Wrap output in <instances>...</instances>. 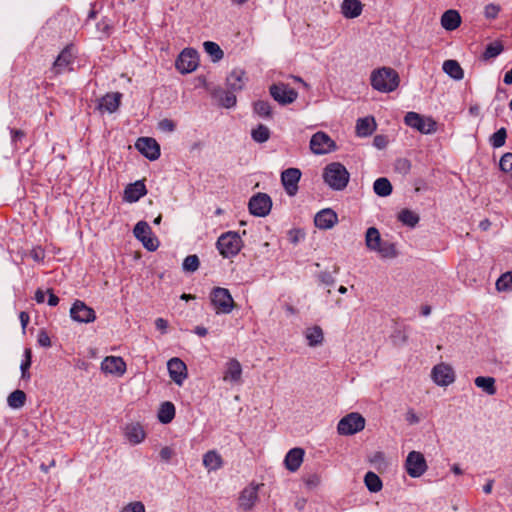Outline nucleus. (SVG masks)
Returning a JSON list of instances; mask_svg holds the SVG:
<instances>
[{"instance_id": "nucleus-1", "label": "nucleus", "mask_w": 512, "mask_h": 512, "mask_svg": "<svg viewBox=\"0 0 512 512\" xmlns=\"http://www.w3.org/2000/svg\"><path fill=\"white\" fill-rule=\"evenodd\" d=\"M366 248L376 253L381 259H394L398 256L395 243L385 240L375 227H369L365 233Z\"/></svg>"}, {"instance_id": "nucleus-2", "label": "nucleus", "mask_w": 512, "mask_h": 512, "mask_svg": "<svg viewBox=\"0 0 512 512\" xmlns=\"http://www.w3.org/2000/svg\"><path fill=\"white\" fill-rule=\"evenodd\" d=\"M370 82L373 89L381 93H389L399 86V75L390 67H382L372 71Z\"/></svg>"}, {"instance_id": "nucleus-3", "label": "nucleus", "mask_w": 512, "mask_h": 512, "mask_svg": "<svg viewBox=\"0 0 512 512\" xmlns=\"http://www.w3.org/2000/svg\"><path fill=\"white\" fill-rule=\"evenodd\" d=\"M350 174L339 162L328 164L323 171L324 182L333 190H343L349 182Z\"/></svg>"}, {"instance_id": "nucleus-4", "label": "nucleus", "mask_w": 512, "mask_h": 512, "mask_svg": "<svg viewBox=\"0 0 512 512\" xmlns=\"http://www.w3.org/2000/svg\"><path fill=\"white\" fill-rule=\"evenodd\" d=\"M216 247L224 258L236 256L243 247L240 235L235 231H228L219 236Z\"/></svg>"}, {"instance_id": "nucleus-5", "label": "nucleus", "mask_w": 512, "mask_h": 512, "mask_svg": "<svg viewBox=\"0 0 512 512\" xmlns=\"http://www.w3.org/2000/svg\"><path fill=\"white\" fill-rule=\"evenodd\" d=\"M209 298L216 314H229L235 307L234 299L227 288L214 287Z\"/></svg>"}, {"instance_id": "nucleus-6", "label": "nucleus", "mask_w": 512, "mask_h": 512, "mask_svg": "<svg viewBox=\"0 0 512 512\" xmlns=\"http://www.w3.org/2000/svg\"><path fill=\"white\" fill-rule=\"evenodd\" d=\"M407 126L422 134H432L437 130V123L432 117L423 116L416 112H408L404 117Z\"/></svg>"}, {"instance_id": "nucleus-7", "label": "nucleus", "mask_w": 512, "mask_h": 512, "mask_svg": "<svg viewBox=\"0 0 512 512\" xmlns=\"http://www.w3.org/2000/svg\"><path fill=\"white\" fill-rule=\"evenodd\" d=\"M364 427L365 418L357 412H352L338 422L337 431L340 435L348 436L362 431Z\"/></svg>"}, {"instance_id": "nucleus-8", "label": "nucleus", "mask_w": 512, "mask_h": 512, "mask_svg": "<svg viewBox=\"0 0 512 512\" xmlns=\"http://www.w3.org/2000/svg\"><path fill=\"white\" fill-rule=\"evenodd\" d=\"M310 150L315 155H325L336 150L335 141L325 132L318 131L310 139Z\"/></svg>"}, {"instance_id": "nucleus-9", "label": "nucleus", "mask_w": 512, "mask_h": 512, "mask_svg": "<svg viewBox=\"0 0 512 512\" xmlns=\"http://www.w3.org/2000/svg\"><path fill=\"white\" fill-rule=\"evenodd\" d=\"M405 469L410 477H421L428 469L424 455L418 451H411L406 458Z\"/></svg>"}, {"instance_id": "nucleus-10", "label": "nucleus", "mask_w": 512, "mask_h": 512, "mask_svg": "<svg viewBox=\"0 0 512 512\" xmlns=\"http://www.w3.org/2000/svg\"><path fill=\"white\" fill-rule=\"evenodd\" d=\"M134 236L149 251H155L159 247L158 239L153 235L151 227L145 221H139L134 229Z\"/></svg>"}, {"instance_id": "nucleus-11", "label": "nucleus", "mask_w": 512, "mask_h": 512, "mask_svg": "<svg viewBox=\"0 0 512 512\" xmlns=\"http://www.w3.org/2000/svg\"><path fill=\"white\" fill-rule=\"evenodd\" d=\"M248 208L252 215L265 217L271 211L272 200L266 193H257L249 200Z\"/></svg>"}, {"instance_id": "nucleus-12", "label": "nucleus", "mask_w": 512, "mask_h": 512, "mask_svg": "<svg viewBox=\"0 0 512 512\" xmlns=\"http://www.w3.org/2000/svg\"><path fill=\"white\" fill-rule=\"evenodd\" d=\"M272 98L281 105H288L293 103L298 98L296 90L290 88L285 83H276L269 88Z\"/></svg>"}, {"instance_id": "nucleus-13", "label": "nucleus", "mask_w": 512, "mask_h": 512, "mask_svg": "<svg viewBox=\"0 0 512 512\" xmlns=\"http://www.w3.org/2000/svg\"><path fill=\"white\" fill-rule=\"evenodd\" d=\"M243 368L241 363L235 359H229L223 369L222 380L231 386H239L242 384Z\"/></svg>"}, {"instance_id": "nucleus-14", "label": "nucleus", "mask_w": 512, "mask_h": 512, "mask_svg": "<svg viewBox=\"0 0 512 512\" xmlns=\"http://www.w3.org/2000/svg\"><path fill=\"white\" fill-rule=\"evenodd\" d=\"M198 54L193 49H184L176 60V68L182 74L193 72L198 67Z\"/></svg>"}, {"instance_id": "nucleus-15", "label": "nucleus", "mask_w": 512, "mask_h": 512, "mask_svg": "<svg viewBox=\"0 0 512 512\" xmlns=\"http://www.w3.org/2000/svg\"><path fill=\"white\" fill-rule=\"evenodd\" d=\"M431 378L436 385L445 387L455 381V373L450 365L440 363L433 367L431 371Z\"/></svg>"}, {"instance_id": "nucleus-16", "label": "nucleus", "mask_w": 512, "mask_h": 512, "mask_svg": "<svg viewBox=\"0 0 512 512\" xmlns=\"http://www.w3.org/2000/svg\"><path fill=\"white\" fill-rule=\"evenodd\" d=\"M259 485L250 484L245 487L239 495L238 507L243 512L251 511L258 501Z\"/></svg>"}, {"instance_id": "nucleus-17", "label": "nucleus", "mask_w": 512, "mask_h": 512, "mask_svg": "<svg viewBox=\"0 0 512 512\" xmlns=\"http://www.w3.org/2000/svg\"><path fill=\"white\" fill-rule=\"evenodd\" d=\"M301 175L302 173L298 168H288L281 173V183L289 196L297 194Z\"/></svg>"}, {"instance_id": "nucleus-18", "label": "nucleus", "mask_w": 512, "mask_h": 512, "mask_svg": "<svg viewBox=\"0 0 512 512\" xmlns=\"http://www.w3.org/2000/svg\"><path fill=\"white\" fill-rule=\"evenodd\" d=\"M70 316L74 321L80 323H91L96 319L95 311L80 300H76L73 303L70 309Z\"/></svg>"}, {"instance_id": "nucleus-19", "label": "nucleus", "mask_w": 512, "mask_h": 512, "mask_svg": "<svg viewBox=\"0 0 512 512\" xmlns=\"http://www.w3.org/2000/svg\"><path fill=\"white\" fill-rule=\"evenodd\" d=\"M135 147L137 150L150 161H155L160 157V146L153 138L142 137L139 138Z\"/></svg>"}, {"instance_id": "nucleus-20", "label": "nucleus", "mask_w": 512, "mask_h": 512, "mask_svg": "<svg viewBox=\"0 0 512 512\" xmlns=\"http://www.w3.org/2000/svg\"><path fill=\"white\" fill-rule=\"evenodd\" d=\"M74 61V51L73 46H67L64 48L61 53L58 55L57 59L55 60L52 71L55 74H61L66 71H70L71 64Z\"/></svg>"}, {"instance_id": "nucleus-21", "label": "nucleus", "mask_w": 512, "mask_h": 512, "mask_svg": "<svg viewBox=\"0 0 512 512\" xmlns=\"http://www.w3.org/2000/svg\"><path fill=\"white\" fill-rule=\"evenodd\" d=\"M167 369L170 378L179 386H181L184 380L187 378V367L186 364L179 358H171L167 363Z\"/></svg>"}, {"instance_id": "nucleus-22", "label": "nucleus", "mask_w": 512, "mask_h": 512, "mask_svg": "<svg viewBox=\"0 0 512 512\" xmlns=\"http://www.w3.org/2000/svg\"><path fill=\"white\" fill-rule=\"evenodd\" d=\"M315 226L322 230L333 228L338 223L337 213L330 209L325 208L320 210L314 217Z\"/></svg>"}, {"instance_id": "nucleus-23", "label": "nucleus", "mask_w": 512, "mask_h": 512, "mask_svg": "<svg viewBox=\"0 0 512 512\" xmlns=\"http://www.w3.org/2000/svg\"><path fill=\"white\" fill-rule=\"evenodd\" d=\"M101 370L106 374L122 376L126 371V363L121 357L107 356L101 362Z\"/></svg>"}, {"instance_id": "nucleus-24", "label": "nucleus", "mask_w": 512, "mask_h": 512, "mask_svg": "<svg viewBox=\"0 0 512 512\" xmlns=\"http://www.w3.org/2000/svg\"><path fill=\"white\" fill-rule=\"evenodd\" d=\"M125 439L131 445H138L146 438V432L140 423L132 422L125 425L123 429Z\"/></svg>"}, {"instance_id": "nucleus-25", "label": "nucleus", "mask_w": 512, "mask_h": 512, "mask_svg": "<svg viewBox=\"0 0 512 512\" xmlns=\"http://www.w3.org/2000/svg\"><path fill=\"white\" fill-rule=\"evenodd\" d=\"M246 73L243 69H233L226 78V85L232 92L241 91L246 84Z\"/></svg>"}, {"instance_id": "nucleus-26", "label": "nucleus", "mask_w": 512, "mask_h": 512, "mask_svg": "<svg viewBox=\"0 0 512 512\" xmlns=\"http://www.w3.org/2000/svg\"><path fill=\"white\" fill-rule=\"evenodd\" d=\"M147 193L146 186L143 181H136L129 184L124 190V200L129 203L137 202Z\"/></svg>"}, {"instance_id": "nucleus-27", "label": "nucleus", "mask_w": 512, "mask_h": 512, "mask_svg": "<svg viewBox=\"0 0 512 512\" xmlns=\"http://www.w3.org/2000/svg\"><path fill=\"white\" fill-rule=\"evenodd\" d=\"M303 458L304 450L302 448H293L289 450L284 459L286 469L290 472H296L300 468Z\"/></svg>"}, {"instance_id": "nucleus-28", "label": "nucleus", "mask_w": 512, "mask_h": 512, "mask_svg": "<svg viewBox=\"0 0 512 512\" xmlns=\"http://www.w3.org/2000/svg\"><path fill=\"white\" fill-rule=\"evenodd\" d=\"M120 93H108L103 96L99 102L98 108L101 112L113 113L120 104Z\"/></svg>"}, {"instance_id": "nucleus-29", "label": "nucleus", "mask_w": 512, "mask_h": 512, "mask_svg": "<svg viewBox=\"0 0 512 512\" xmlns=\"http://www.w3.org/2000/svg\"><path fill=\"white\" fill-rule=\"evenodd\" d=\"M363 5L360 0H343L341 12L345 18L353 19L361 15Z\"/></svg>"}, {"instance_id": "nucleus-30", "label": "nucleus", "mask_w": 512, "mask_h": 512, "mask_svg": "<svg viewBox=\"0 0 512 512\" xmlns=\"http://www.w3.org/2000/svg\"><path fill=\"white\" fill-rule=\"evenodd\" d=\"M461 24V16L458 11L450 9L441 16V25L447 31L457 29Z\"/></svg>"}, {"instance_id": "nucleus-31", "label": "nucleus", "mask_w": 512, "mask_h": 512, "mask_svg": "<svg viewBox=\"0 0 512 512\" xmlns=\"http://www.w3.org/2000/svg\"><path fill=\"white\" fill-rule=\"evenodd\" d=\"M304 336L308 346L310 347L319 346L324 341L323 330L320 326L317 325L306 328L304 331Z\"/></svg>"}, {"instance_id": "nucleus-32", "label": "nucleus", "mask_w": 512, "mask_h": 512, "mask_svg": "<svg viewBox=\"0 0 512 512\" xmlns=\"http://www.w3.org/2000/svg\"><path fill=\"white\" fill-rule=\"evenodd\" d=\"M203 465L210 471H216L223 466V459L216 450H210L203 455Z\"/></svg>"}, {"instance_id": "nucleus-33", "label": "nucleus", "mask_w": 512, "mask_h": 512, "mask_svg": "<svg viewBox=\"0 0 512 512\" xmlns=\"http://www.w3.org/2000/svg\"><path fill=\"white\" fill-rule=\"evenodd\" d=\"M376 129V123L373 117L359 118L356 123V134L359 137L370 136Z\"/></svg>"}, {"instance_id": "nucleus-34", "label": "nucleus", "mask_w": 512, "mask_h": 512, "mask_svg": "<svg viewBox=\"0 0 512 512\" xmlns=\"http://www.w3.org/2000/svg\"><path fill=\"white\" fill-rule=\"evenodd\" d=\"M442 69L453 80L460 81L464 78V71L456 60L444 61Z\"/></svg>"}, {"instance_id": "nucleus-35", "label": "nucleus", "mask_w": 512, "mask_h": 512, "mask_svg": "<svg viewBox=\"0 0 512 512\" xmlns=\"http://www.w3.org/2000/svg\"><path fill=\"white\" fill-rule=\"evenodd\" d=\"M175 416V407L171 402H164L161 404L158 419L163 424L170 423Z\"/></svg>"}, {"instance_id": "nucleus-36", "label": "nucleus", "mask_w": 512, "mask_h": 512, "mask_svg": "<svg viewBox=\"0 0 512 512\" xmlns=\"http://www.w3.org/2000/svg\"><path fill=\"white\" fill-rule=\"evenodd\" d=\"M214 96L219 100L220 104L225 108H231L236 105V96L231 90H216Z\"/></svg>"}, {"instance_id": "nucleus-37", "label": "nucleus", "mask_w": 512, "mask_h": 512, "mask_svg": "<svg viewBox=\"0 0 512 512\" xmlns=\"http://www.w3.org/2000/svg\"><path fill=\"white\" fill-rule=\"evenodd\" d=\"M474 383L488 395H494L496 393L495 379L493 377L479 376L475 378Z\"/></svg>"}, {"instance_id": "nucleus-38", "label": "nucleus", "mask_w": 512, "mask_h": 512, "mask_svg": "<svg viewBox=\"0 0 512 512\" xmlns=\"http://www.w3.org/2000/svg\"><path fill=\"white\" fill-rule=\"evenodd\" d=\"M373 189L378 196L386 197L391 194L392 185L387 178L381 177L375 180Z\"/></svg>"}, {"instance_id": "nucleus-39", "label": "nucleus", "mask_w": 512, "mask_h": 512, "mask_svg": "<svg viewBox=\"0 0 512 512\" xmlns=\"http://www.w3.org/2000/svg\"><path fill=\"white\" fill-rule=\"evenodd\" d=\"M364 482L367 489L372 493L379 492L383 486L382 480L374 472H367L364 477Z\"/></svg>"}, {"instance_id": "nucleus-40", "label": "nucleus", "mask_w": 512, "mask_h": 512, "mask_svg": "<svg viewBox=\"0 0 512 512\" xmlns=\"http://www.w3.org/2000/svg\"><path fill=\"white\" fill-rule=\"evenodd\" d=\"M26 402V394L22 390H15L7 398L8 406L12 409H19Z\"/></svg>"}, {"instance_id": "nucleus-41", "label": "nucleus", "mask_w": 512, "mask_h": 512, "mask_svg": "<svg viewBox=\"0 0 512 512\" xmlns=\"http://www.w3.org/2000/svg\"><path fill=\"white\" fill-rule=\"evenodd\" d=\"M399 221H401L404 225L409 226L411 228L415 227L419 222V215L409 209H403L398 215Z\"/></svg>"}, {"instance_id": "nucleus-42", "label": "nucleus", "mask_w": 512, "mask_h": 512, "mask_svg": "<svg viewBox=\"0 0 512 512\" xmlns=\"http://www.w3.org/2000/svg\"><path fill=\"white\" fill-rule=\"evenodd\" d=\"M251 137L257 143H264L270 138V130L267 126L259 124L252 130Z\"/></svg>"}, {"instance_id": "nucleus-43", "label": "nucleus", "mask_w": 512, "mask_h": 512, "mask_svg": "<svg viewBox=\"0 0 512 512\" xmlns=\"http://www.w3.org/2000/svg\"><path fill=\"white\" fill-rule=\"evenodd\" d=\"M205 52L211 56L214 62H217L223 58V51L220 46L212 41H206L203 44Z\"/></svg>"}, {"instance_id": "nucleus-44", "label": "nucleus", "mask_w": 512, "mask_h": 512, "mask_svg": "<svg viewBox=\"0 0 512 512\" xmlns=\"http://www.w3.org/2000/svg\"><path fill=\"white\" fill-rule=\"evenodd\" d=\"M254 112L263 118H270L272 116V108L268 101L258 100L253 106Z\"/></svg>"}, {"instance_id": "nucleus-45", "label": "nucleus", "mask_w": 512, "mask_h": 512, "mask_svg": "<svg viewBox=\"0 0 512 512\" xmlns=\"http://www.w3.org/2000/svg\"><path fill=\"white\" fill-rule=\"evenodd\" d=\"M507 138V131L504 127L493 133L489 139L490 145L493 148H500L504 146Z\"/></svg>"}, {"instance_id": "nucleus-46", "label": "nucleus", "mask_w": 512, "mask_h": 512, "mask_svg": "<svg viewBox=\"0 0 512 512\" xmlns=\"http://www.w3.org/2000/svg\"><path fill=\"white\" fill-rule=\"evenodd\" d=\"M502 51H503V45L501 44V42L496 41V42L490 43L487 45V47L483 53V58L486 60L495 58L499 54H501Z\"/></svg>"}, {"instance_id": "nucleus-47", "label": "nucleus", "mask_w": 512, "mask_h": 512, "mask_svg": "<svg viewBox=\"0 0 512 512\" xmlns=\"http://www.w3.org/2000/svg\"><path fill=\"white\" fill-rule=\"evenodd\" d=\"M496 288L498 291L512 290V271L506 272L500 276L496 282Z\"/></svg>"}, {"instance_id": "nucleus-48", "label": "nucleus", "mask_w": 512, "mask_h": 512, "mask_svg": "<svg viewBox=\"0 0 512 512\" xmlns=\"http://www.w3.org/2000/svg\"><path fill=\"white\" fill-rule=\"evenodd\" d=\"M31 358H32L31 349L26 348L24 350V359L22 360L21 365H20L22 379H30V373L28 372V369L31 366V362H32Z\"/></svg>"}, {"instance_id": "nucleus-49", "label": "nucleus", "mask_w": 512, "mask_h": 512, "mask_svg": "<svg viewBox=\"0 0 512 512\" xmlns=\"http://www.w3.org/2000/svg\"><path fill=\"white\" fill-rule=\"evenodd\" d=\"M200 265V261L197 255H189L187 256L183 263L182 268L185 272L193 273L195 272Z\"/></svg>"}, {"instance_id": "nucleus-50", "label": "nucleus", "mask_w": 512, "mask_h": 512, "mask_svg": "<svg viewBox=\"0 0 512 512\" xmlns=\"http://www.w3.org/2000/svg\"><path fill=\"white\" fill-rule=\"evenodd\" d=\"M501 171L512 174V153L507 152L502 155L499 161Z\"/></svg>"}, {"instance_id": "nucleus-51", "label": "nucleus", "mask_w": 512, "mask_h": 512, "mask_svg": "<svg viewBox=\"0 0 512 512\" xmlns=\"http://www.w3.org/2000/svg\"><path fill=\"white\" fill-rule=\"evenodd\" d=\"M303 481L308 489H315L321 484V477L317 473H311L304 476Z\"/></svg>"}, {"instance_id": "nucleus-52", "label": "nucleus", "mask_w": 512, "mask_h": 512, "mask_svg": "<svg viewBox=\"0 0 512 512\" xmlns=\"http://www.w3.org/2000/svg\"><path fill=\"white\" fill-rule=\"evenodd\" d=\"M500 10L501 7L498 4L490 3L485 6L484 15L488 19H495L498 16Z\"/></svg>"}, {"instance_id": "nucleus-53", "label": "nucleus", "mask_w": 512, "mask_h": 512, "mask_svg": "<svg viewBox=\"0 0 512 512\" xmlns=\"http://www.w3.org/2000/svg\"><path fill=\"white\" fill-rule=\"evenodd\" d=\"M119 512H145V506L140 501H134L125 505Z\"/></svg>"}, {"instance_id": "nucleus-54", "label": "nucleus", "mask_w": 512, "mask_h": 512, "mask_svg": "<svg viewBox=\"0 0 512 512\" xmlns=\"http://www.w3.org/2000/svg\"><path fill=\"white\" fill-rule=\"evenodd\" d=\"M31 258L36 262H42L45 258V251L41 247H34L30 251Z\"/></svg>"}, {"instance_id": "nucleus-55", "label": "nucleus", "mask_w": 512, "mask_h": 512, "mask_svg": "<svg viewBox=\"0 0 512 512\" xmlns=\"http://www.w3.org/2000/svg\"><path fill=\"white\" fill-rule=\"evenodd\" d=\"M37 342L42 347H50L51 346V340L49 335L44 331H40L37 336Z\"/></svg>"}, {"instance_id": "nucleus-56", "label": "nucleus", "mask_w": 512, "mask_h": 512, "mask_svg": "<svg viewBox=\"0 0 512 512\" xmlns=\"http://www.w3.org/2000/svg\"><path fill=\"white\" fill-rule=\"evenodd\" d=\"M158 125L162 131L173 132L175 130V124L169 119L161 120Z\"/></svg>"}, {"instance_id": "nucleus-57", "label": "nucleus", "mask_w": 512, "mask_h": 512, "mask_svg": "<svg viewBox=\"0 0 512 512\" xmlns=\"http://www.w3.org/2000/svg\"><path fill=\"white\" fill-rule=\"evenodd\" d=\"M373 144L378 149H384L388 144V139L386 136L377 135L374 137Z\"/></svg>"}, {"instance_id": "nucleus-58", "label": "nucleus", "mask_w": 512, "mask_h": 512, "mask_svg": "<svg viewBox=\"0 0 512 512\" xmlns=\"http://www.w3.org/2000/svg\"><path fill=\"white\" fill-rule=\"evenodd\" d=\"M174 456V450L168 446L160 450V457L163 461L168 462Z\"/></svg>"}, {"instance_id": "nucleus-59", "label": "nucleus", "mask_w": 512, "mask_h": 512, "mask_svg": "<svg viewBox=\"0 0 512 512\" xmlns=\"http://www.w3.org/2000/svg\"><path fill=\"white\" fill-rule=\"evenodd\" d=\"M288 236L289 240L296 244L301 238L304 237V234L300 230H290Z\"/></svg>"}, {"instance_id": "nucleus-60", "label": "nucleus", "mask_w": 512, "mask_h": 512, "mask_svg": "<svg viewBox=\"0 0 512 512\" xmlns=\"http://www.w3.org/2000/svg\"><path fill=\"white\" fill-rule=\"evenodd\" d=\"M155 326L162 334H165L167 332L168 322L163 318H157L155 320Z\"/></svg>"}, {"instance_id": "nucleus-61", "label": "nucleus", "mask_w": 512, "mask_h": 512, "mask_svg": "<svg viewBox=\"0 0 512 512\" xmlns=\"http://www.w3.org/2000/svg\"><path fill=\"white\" fill-rule=\"evenodd\" d=\"M19 319H20V322H21V325H22V329L25 330V328H26V326H27V324L29 322V319H30L28 313L22 311L20 313V315H19Z\"/></svg>"}, {"instance_id": "nucleus-62", "label": "nucleus", "mask_w": 512, "mask_h": 512, "mask_svg": "<svg viewBox=\"0 0 512 512\" xmlns=\"http://www.w3.org/2000/svg\"><path fill=\"white\" fill-rule=\"evenodd\" d=\"M48 293H49L48 304L50 306H56L59 303V298L54 293H52L51 290H48Z\"/></svg>"}, {"instance_id": "nucleus-63", "label": "nucleus", "mask_w": 512, "mask_h": 512, "mask_svg": "<svg viewBox=\"0 0 512 512\" xmlns=\"http://www.w3.org/2000/svg\"><path fill=\"white\" fill-rule=\"evenodd\" d=\"M46 293L40 289H38L35 293V300L38 303H43L45 301Z\"/></svg>"}, {"instance_id": "nucleus-64", "label": "nucleus", "mask_w": 512, "mask_h": 512, "mask_svg": "<svg viewBox=\"0 0 512 512\" xmlns=\"http://www.w3.org/2000/svg\"><path fill=\"white\" fill-rule=\"evenodd\" d=\"M503 81L507 85L512 84V68L504 75Z\"/></svg>"}]
</instances>
